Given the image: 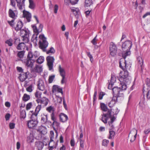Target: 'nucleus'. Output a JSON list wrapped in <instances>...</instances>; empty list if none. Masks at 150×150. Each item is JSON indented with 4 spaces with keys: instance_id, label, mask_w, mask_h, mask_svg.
<instances>
[{
    "instance_id": "1",
    "label": "nucleus",
    "mask_w": 150,
    "mask_h": 150,
    "mask_svg": "<svg viewBox=\"0 0 150 150\" xmlns=\"http://www.w3.org/2000/svg\"><path fill=\"white\" fill-rule=\"evenodd\" d=\"M120 66L122 68V71L120 73V77L118 79L121 86L119 87L114 86L113 87V101L114 100L116 102L118 97L123 96V91L126 89L127 85L129 84L131 81V78L129 75L128 71L122 67L121 63H120Z\"/></svg>"
},
{
    "instance_id": "2",
    "label": "nucleus",
    "mask_w": 150,
    "mask_h": 150,
    "mask_svg": "<svg viewBox=\"0 0 150 150\" xmlns=\"http://www.w3.org/2000/svg\"><path fill=\"white\" fill-rule=\"evenodd\" d=\"M100 107L101 110L104 112L108 111L106 114H103L102 117V120L103 122H108L109 119H110V122H112V117L111 115V112L112 109L108 108L107 105L104 103H100Z\"/></svg>"
},
{
    "instance_id": "3",
    "label": "nucleus",
    "mask_w": 150,
    "mask_h": 150,
    "mask_svg": "<svg viewBox=\"0 0 150 150\" xmlns=\"http://www.w3.org/2000/svg\"><path fill=\"white\" fill-rule=\"evenodd\" d=\"M131 52L130 50H123L122 53V56L123 59H121L119 62L120 67L122 69V68L120 66V63H121L122 67L123 68H125V70L127 71L128 69H129L130 67L129 65L127 63L126 61L125 60L126 57L130 55Z\"/></svg>"
},
{
    "instance_id": "4",
    "label": "nucleus",
    "mask_w": 150,
    "mask_h": 150,
    "mask_svg": "<svg viewBox=\"0 0 150 150\" xmlns=\"http://www.w3.org/2000/svg\"><path fill=\"white\" fill-rule=\"evenodd\" d=\"M32 28L33 30L34 34L32 35L31 41L34 43L36 44L37 40V36L39 33L41 32L42 30L43 25L41 24H40L39 27L38 29L36 25H32Z\"/></svg>"
},
{
    "instance_id": "5",
    "label": "nucleus",
    "mask_w": 150,
    "mask_h": 150,
    "mask_svg": "<svg viewBox=\"0 0 150 150\" xmlns=\"http://www.w3.org/2000/svg\"><path fill=\"white\" fill-rule=\"evenodd\" d=\"M39 38L40 39L39 42V47L43 51L45 52L46 51V48L48 45V43L46 40V38L44 35H40Z\"/></svg>"
},
{
    "instance_id": "6",
    "label": "nucleus",
    "mask_w": 150,
    "mask_h": 150,
    "mask_svg": "<svg viewBox=\"0 0 150 150\" xmlns=\"http://www.w3.org/2000/svg\"><path fill=\"white\" fill-rule=\"evenodd\" d=\"M29 31L27 29L25 28L20 30V35L22 37L23 41L25 43L29 41Z\"/></svg>"
},
{
    "instance_id": "7",
    "label": "nucleus",
    "mask_w": 150,
    "mask_h": 150,
    "mask_svg": "<svg viewBox=\"0 0 150 150\" xmlns=\"http://www.w3.org/2000/svg\"><path fill=\"white\" fill-rule=\"evenodd\" d=\"M46 60L49 70L53 71V65L54 61V58L53 57L48 56L46 58Z\"/></svg>"
},
{
    "instance_id": "8",
    "label": "nucleus",
    "mask_w": 150,
    "mask_h": 150,
    "mask_svg": "<svg viewBox=\"0 0 150 150\" xmlns=\"http://www.w3.org/2000/svg\"><path fill=\"white\" fill-rule=\"evenodd\" d=\"M42 106L41 105H38L36 107L35 112L32 114L31 116V118L33 122H38L37 120V116Z\"/></svg>"
},
{
    "instance_id": "9",
    "label": "nucleus",
    "mask_w": 150,
    "mask_h": 150,
    "mask_svg": "<svg viewBox=\"0 0 150 150\" xmlns=\"http://www.w3.org/2000/svg\"><path fill=\"white\" fill-rule=\"evenodd\" d=\"M58 70L59 72L60 75L62 77L61 83L63 84L65 82V79L66 71L62 67L61 65H60L59 66Z\"/></svg>"
},
{
    "instance_id": "10",
    "label": "nucleus",
    "mask_w": 150,
    "mask_h": 150,
    "mask_svg": "<svg viewBox=\"0 0 150 150\" xmlns=\"http://www.w3.org/2000/svg\"><path fill=\"white\" fill-rule=\"evenodd\" d=\"M132 45V43L131 41H126L122 43V49L123 50H130Z\"/></svg>"
},
{
    "instance_id": "11",
    "label": "nucleus",
    "mask_w": 150,
    "mask_h": 150,
    "mask_svg": "<svg viewBox=\"0 0 150 150\" xmlns=\"http://www.w3.org/2000/svg\"><path fill=\"white\" fill-rule=\"evenodd\" d=\"M36 101L38 103H40L45 106L47 105L49 101L48 99L45 97H43L40 99H37Z\"/></svg>"
},
{
    "instance_id": "12",
    "label": "nucleus",
    "mask_w": 150,
    "mask_h": 150,
    "mask_svg": "<svg viewBox=\"0 0 150 150\" xmlns=\"http://www.w3.org/2000/svg\"><path fill=\"white\" fill-rule=\"evenodd\" d=\"M34 62L33 59H27L23 62L26 67L31 68L33 67Z\"/></svg>"
},
{
    "instance_id": "13",
    "label": "nucleus",
    "mask_w": 150,
    "mask_h": 150,
    "mask_svg": "<svg viewBox=\"0 0 150 150\" xmlns=\"http://www.w3.org/2000/svg\"><path fill=\"white\" fill-rule=\"evenodd\" d=\"M23 17L25 18L28 22H30L31 18V14L29 12L24 10L23 12Z\"/></svg>"
},
{
    "instance_id": "14",
    "label": "nucleus",
    "mask_w": 150,
    "mask_h": 150,
    "mask_svg": "<svg viewBox=\"0 0 150 150\" xmlns=\"http://www.w3.org/2000/svg\"><path fill=\"white\" fill-rule=\"evenodd\" d=\"M72 12H73L74 15L76 18H78L80 15V12L79 8L75 7H71V8Z\"/></svg>"
},
{
    "instance_id": "15",
    "label": "nucleus",
    "mask_w": 150,
    "mask_h": 150,
    "mask_svg": "<svg viewBox=\"0 0 150 150\" xmlns=\"http://www.w3.org/2000/svg\"><path fill=\"white\" fill-rule=\"evenodd\" d=\"M16 11H13L12 9H10L8 11L9 16L14 19H15L17 17V14H16Z\"/></svg>"
},
{
    "instance_id": "16",
    "label": "nucleus",
    "mask_w": 150,
    "mask_h": 150,
    "mask_svg": "<svg viewBox=\"0 0 150 150\" xmlns=\"http://www.w3.org/2000/svg\"><path fill=\"white\" fill-rule=\"evenodd\" d=\"M60 120L61 122H65L68 119L67 116L64 113H61L59 115Z\"/></svg>"
},
{
    "instance_id": "17",
    "label": "nucleus",
    "mask_w": 150,
    "mask_h": 150,
    "mask_svg": "<svg viewBox=\"0 0 150 150\" xmlns=\"http://www.w3.org/2000/svg\"><path fill=\"white\" fill-rule=\"evenodd\" d=\"M23 42L20 43L17 46V49L18 50H24L25 49L26 47H27L28 45H27L26 44L28 43H25L24 41Z\"/></svg>"
},
{
    "instance_id": "18",
    "label": "nucleus",
    "mask_w": 150,
    "mask_h": 150,
    "mask_svg": "<svg viewBox=\"0 0 150 150\" xmlns=\"http://www.w3.org/2000/svg\"><path fill=\"white\" fill-rule=\"evenodd\" d=\"M38 86V88L39 90L43 91L45 89L44 83L42 80H40L39 81Z\"/></svg>"
},
{
    "instance_id": "19",
    "label": "nucleus",
    "mask_w": 150,
    "mask_h": 150,
    "mask_svg": "<svg viewBox=\"0 0 150 150\" xmlns=\"http://www.w3.org/2000/svg\"><path fill=\"white\" fill-rule=\"evenodd\" d=\"M35 146L38 150H41L44 146V144L42 142L38 141L36 142Z\"/></svg>"
},
{
    "instance_id": "20",
    "label": "nucleus",
    "mask_w": 150,
    "mask_h": 150,
    "mask_svg": "<svg viewBox=\"0 0 150 150\" xmlns=\"http://www.w3.org/2000/svg\"><path fill=\"white\" fill-rule=\"evenodd\" d=\"M23 26V23L22 21H18L16 25V26L15 28V30L16 31H18L21 30V28Z\"/></svg>"
},
{
    "instance_id": "21",
    "label": "nucleus",
    "mask_w": 150,
    "mask_h": 150,
    "mask_svg": "<svg viewBox=\"0 0 150 150\" xmlns=\"http://www.w3.org/2000/svg\"><path fill=\"white\" fill-rule=\"evenodd\" d=\"M28 72H26L21 74L19 76L20 80L22 82L24 81L28 78Z\"/></svg>"
},
{
    "instance_id": "22",
    "label": "nucleus",
    "mask_w": 150,
    "mask_h": 150,
    "mask_svg": "<svg viewBox=\"0 0 150 150\" xmlns=\"http://www.w3.org/2000/svg\"><path fill=\"white\" fill-rule=\"evenodd\" d=\"M40 133L43 134H46L47 132V130L45 127L41 126L39 129Z\"/></svg>"
},
{
    "instance_id": "23",
    "label": "nucleus",
    "mask_w": 150,
    "mask_h": 150,
    "mask_svg": "<svg viewBox=\"0 0 150 150\" xmlns=\"http://www.w3.org/2000/svg\"><path fill=\"white\" fill-rule=\"evenodd\" d=\"M112 74H111V79L110 80H108V88L109 89L112 90Z\"/></svg>"
},
{
    "instance_id": "24",
    "label": "nucleus",
    "mask_w": 150,
    "mask_h": 150,
    "mask_svg": "<svg viewBox=\"0 0 150 150\" xmlns=\"http://www.w3.org/2000/svg\"><path fill=\"white\" fill-rule=\"evenodd\" d=\"M42 67L40 65H37L34 68V71L35 72L40 73L42 71Z\"/></svg>"
},
{
    "instance_id": "25",
    "label": "nucleus",
    "mask_w": 150,
    "mask_h": 150,
    "mask_svg": "<svg viewBox=\"0 0 150 150\" xmlns=\"http://www.w3.org/2000/svg\"><path fill=\"white\" fill-rule=\"evenodd\" d=\"M49 146L52 148H56L57 147V144L53 140H50L49 143Z\"/></svg>"
},
{
    "instance_id": "26",
    "label": "nucleus",
    "mask_w": 150,
    "mask_h": 150,
    "mask_svg": "<svg viewBox=\"0 0 150 150\" xmlns=\"http://www.w3.org/2000/svg\"><path fill=\"white\" fill-rule=\"evenodd\" d=\"M27 125L28 128L30 129L34 128L37 125V124L34 122H27Z\"/></svg>"
},
{
    "instance_id": "27",
    "label": "nucleus",
    "mask_w": 150,
    "mask_h": 150,
    "mask_svg": "<svg viewBox=\"0 0 150 150\" xmlns=\"http://www.w3.org/2000/svg\"><path fill=\"white\" fill-rule=\"evenodd\" d=\"M120 50H118L117 45L113 43V54L116 55L120 52Z\"/></svg>"
},
{
    "instance_id": "28",
    "label": "nucleus",
    "mask_w": 150,
    "mask_h": 150,
    "mask_svg": "<svg viewBox=\"0 0 150 150\" xmlns=\"http://www.w3.org/2000/svg\"><path fill=\"white\" fill-rule=\"evenodd\" d=\"M137 130L135 129H132L130 132L129 136H136L137 134Z\"/></svg>"
},
{
    "instance_id": "29",
    "label": "nucleus",
    "mask_w": 150,
    "mask_h": 150,
    "mask_svg": "<svg viewBox=\"0 0 150 150\" xmlns=\"http://www.w3.org/2000/svg\"><path fill=\"white\" fill-rule=\"evenodd\" d=\"M137 59L139 66L140 67H142L143 64V60L142 59L141 57H137Z\"/></svg>"
},
{
    "instance_id": "30",
    "label": "nucleus",
    "mask_w": 150,
    "mask_h": 150,
    "mask_svg": "<svg viewBox=\"0 0 150 150\" xmlns=\"http://www.w3.org/2000/svg\"><path fill=\"white\" fill-rule=\"evenodd\" d=\"M44 61V57L42 56H40L37 60V62L39 64L42 63Z\"/></svg>"
},
{
    "instance_id": "31",
    "label": "nucleus",
    "mask_w": 150,
    "mask_h": 150,
    "mask_svg": "<svg viewBox=\"0 0 150 150\" xmlns=\"http://www.w3.org/2000/svg\"><path fill=\"white\" fill-rule=\"evenodd\" d=\"M42 94V93L41 92L37 91L35 93V96L37 98V99H40Z\"/></svg>"
},
{
    "instance_id": "32",
    "label": "nucleus",
    "mask_w": 150,
    "mask_h": 150,
    "mask_svg": "<svg viewBox=\"0 0 150 150\" xmlns=\"http://www.w3.org/2000/svg\"><path fill=\"white\" fill-rule=\"evenodd\" d=\"M92 4V0H85V6L89 7Z\"/></svg>"
},
{
    "instance_id": "33",
    "label": "nucleus",
    "mask_w": 150,
    "mask_h": 150,
    "mask_svg": "<svg viewBox=\"0 0 150 150\" xmlns=\"http://www.w3.org/2000/svg\"><path fill=\"white\" fill-rule=\"evenodd\" d=\"M51 119L53 121V122H57V117L56 114H55L54 112H52L51 114Z\"/></svg>"
},
{
    "instance_id": "34",
    "label": "nucleus",
    "mask_w": 150,
    "mask_h": 150,
    "mask_svg": "<svg viewBox=\"0 0 150 150\" xmlns=\"http://www.w3.org/2000/svg\"><path fill=\"white\" fill-rule=\"evenodd\" d=\"M139 105L142 108H143L145 107L146 105V103L144 100H142L140 101Z\"/></svg>"
},
{
    "instance_id": "35",
    "label": "nucleus",
    "mask_w": 150,
    "mask_h": 150,
    "mask_svg": "<svg viewBox=\"0 0 150 150\" xmlns=\"http://www.w3.org/2000/svg\"><path fill=\"white\" fill-rule=\"evenodd\" d=\"M25 51L24 50L19 52L17 54V56L21 58H23L24 55Z\"/></svg>"
},
{
    "instance_id": "36",
    "label": "nucleus",
    "mask_w": 150,
    "mask_h": 150,
    "mask_svg": "<svg viewBox=\"0 0 150 150\" xmlns=\"http://www.w3.org/2000/svg\"><path fill=\"white\" fill-rule=\"evenodd\" d=\"M13 40L11 38H10L9 39L6 40L5 42V43L9 46H11L13 45Z\"/></svg>"
},
{
    "instance_id": "37",
    "label": "nucleus",
    "mask_w": 150,
    "mask_h": 150,
    "mask_svg": "<svg viewBox=\"0 0 150 150\" xmlns=\"http://www.w3.org/2000/svg\"><path fill=\"white\" fill-rule=\"evenodd\" d=\"M30 99V96L29 95L26 94H24L23 97V101H26Z\"/></svg>"
},
{
    "instance_id": "38",
    "label": "nucleus",
    "mask_w": 150,
    "mask_h": 150,
    "mask_svg": "<svg viewBox=\"0 0 150 150\" xmlns=\"http://www.w3.org/2000/svg\"><path fill=\"white\" fill-rule=\"evenodd\" d=\"M26 116V114L25 111L22 110L21 112L20 117L21 119H24Z\"/></svg>"
},
{
    "instance_id": "39",
    "label": "nucleus",
    "mask_w": 150,
    "mask_h": 150,
    "mask_svg": "<svg viewBox=\"0 0 150 150\" xmlns=\"http://www.w3.org/2000/svg\"><path fill=\"white\" fill-rule=\"evenodd\" d=\"M55 52V50L53 47H50L48 50L46 51V53L47 54L50 53L54 54Z\"/></svg>"
},
{
    "instance_id": "40",
    "label": "nucleus",
    "mask_w": 150,
    "mask_h": 150,
    "mask_svg": "<svg viewBox=\"0 0 150 150\" xmlns=\"http://www.w3.org/2000/svg\"><path fill=\"white\" fill-rule=\"evenodd\" d=\"M86 54L88 56L89 58L90 61L91 63H93V59L92 55L91 54L90 52H86Z\"/></svg>"
},
{
    "instance_id": "41",
    "label": "nucleus",
    "mask_w": 150,
    "mask_h": 150,
    "mask_svg": "<svg viewBox=\"0 0 150 150\" xmlns=\"http://www.w3.org/2000/svg\"><path fill=\"white\" fill-rule=\"evenodd\" d=\"M46 110L49 112H54V108L52 106L47 107L46 108Z\"/></svg>"
},
{
    "instance_id": "42",
    "label": "nucleus",
    "mask_w": 150,
    "mask_h": 150,
    "mask_svg": "<svg viewBox=\"0 0 150 150\" xmlns=\"http://www.w3.org/2000/svg\"><path fill=\"white\" fill-rule=\"evenodd\" d=\"M33 58V54L32 52L30 51L28 52L27 59H32Z\"/></svg>"
},
{
    "instance_id": "43",
    "label": "nucleus",
    "mask_w": 150,
    "mask_h": 150,
    "mask_svg": "<svg viewBox=\"0 0 150 150\" xmlns=\"http://www.w3.org/2000/svg\"><path fill=\"white\" fill-rule=\"evenodd\" d=\"M55 77V76L54 75L50 76H49L48 79L49 83H51L53 82Z\"/></svg>"
},
{
    "instance_id": "44",
    "label": "nucleus",
    "mask_w": 150,
    "mask_h": 150,
    "mask_svg": "<svg viewBox=\"0 0 150 150\" xmlns=\"http://www.w3.org/2000/svg\"><path fill=\"white\" fill-rule=\"evenodd\" d=\"M29 0V8L31 9H33L34 7L33 1L32 0Z\"/></svg>"
},
{
    "instance_id": "45",
    "label": "nucleus",
    "mask_w": 150,
    "mask_h": 150,
    "mask_svg": "<svg viewBox=\"0 0 150 150\" xmlns=\"http://www.w3.org/2000/svg\"><path fill=\"white\" fill-rule=\"evenodd\" d=\"M17 5L19 9L21 10L23 9V7H24V4L23 3H21L17 4Z\"/></svg>"
},
{
    "instance_id": "46",
    "label": "nucleus",
    "mask_w": 150,
    "mask_h": 150,
    "mask_svg": "<svg viewBox=\"0 0 150 150\" xmlns=\"http://www.w3.org/2000/svg\"><path fill=\"white\" fill-rule=\"evenodd\" d=\"M109 142V141L108 140L106 139H103V140L102 144L103 146H107Z\"/></svg>"
},
{
    "instance_id": "47",
    "label": "nucleus",
    "mask_w": 150,
    "mask_h": 150,
    "mask_svg": "<svg viewBox=\"0 0 150 150\" xmlns=\"http://www.w3.org/2000/svg\"><path fill=\"white\" fill-rule=\"evenodd\" d=\"M59 86L57 85H54L53 86L52 91L53 93H54L56 91H57L58 88Z\"/></svg>"
},
{
    "instance_id": "48",
    "label": "nucleus",
    "mask_w": 150,
    "mask_h": 150,
    "mask_svg": "<svg viewBox=\"0 0 150 150\" xmlns=\"http://www.w3.org/2000/svg\"><path fill=\"white\" fill-rule=\"evenodd\" d=\"M54 133L53 131H51L50 132V140H53L54 138Z\"/></svg>"
},
{
    "instance_id": "49",
    "label": "nucleus",
    "mask_w": 150,
    "mask_h": 150,
    "mask_svg": "<svg viewBox=\"0 0 150 150\" xmlns=\"http://www.w3.org/2000/svg\"><path fill=\"white\" fill-rule=\"evenodd\" d=\"M109 50L110 51V55L112 56V42L110 43Z\"/></svg>"
},
{
    "instance_id": "50",
    "label": "nucleus",
    "mask_w": 150,
    "mask_h": 150,
    "mask_svg": "<svg viewBox=\"0 0 150 150\" xmlns=\"http://www.w3.org/2000/svg\"><path fill=\"white\" fill-rule=\"evenodd\" d=\"M47 115H44L41 118V120L43 122H47Z\"/></svg>"
},
{
    "instance_id": "51",
    "label": "nucleus",
    "mask_w": 150,
    "mask_h": 150,
    "mask_svg": "<svg viewBox=\"0 0 150 150\" xmlns=\"http://www.w3.org/2000/svg\"><path fill=\"white\" fill-rule=\"evenodd\" d=\"M59 8V7L57 5L55 4L54 8V13L56 14L57 12V11Z\"/></svg>"
},
{
    "instance_id": "52",
    "label": "nucleus",
    "mask_w": 150,
    "mask_h": 150,
    "mask_svg": "<svg viewBox=\"0 0 150 150\" xmlns=\"http://www.w3.org/2000/svg\"><path fill=\"white\" fill-rule=\"evenodd\" d=\"M97 36L94 37L93 40L91 41V42L93 45H95L97 44Z\"/></svg>"
},
{
    "instance_id": "53",
    "label": "nucleus",
    "mask_w": 150,
    "mask_h": 150,
    "mask_svg": "<svg viewBox=\"0 0 150 150\" xmlns=\"http://www.w3.org/2000/svg\"><path fill=\"white\" fill-rule=\"evenodd\" d=\"M26 90L27 91L31 92L33 91L32 89V85H30L28 87L26 88Z\"/></svg>"
},
{
    "instance_id": "54",
    "label": "nucleus",
    "mask_w": 150,
    "mask_h": 150,
    "mask_svg": "<svg viewBox=\"0 0 150 150\" xmlns=\"http://www.w3.org/2000/svg\"><path fill=\"white\" fill-rule=\"evenodd\" d=\"M80 148H81L82 149H83L84 148V141L82 140L81 139H80Z\"/></svg>"
},
{
    "instance_id": "55",
    "label": "nucleus",
    "mask_w": 150,
    "mask_h": 150,
    "mask_svg": "<svg viewBox=\"0 0 150 150\" xmlns=\"http://www.w3.org/2000/svg\"><path fill=\"white\" fill-rule=\"evenodd\" d=\"M105 95V93L101 92L99 94V99L101 100L103 99V97Z\"/></svg>"
},
{
    "instance_id": "56",
    "label": "nucleus",
    "mask_w": 150,
    "mask_h": 150,
    "mask_svg": "<svg viewBox=\"0 0 150 150\" xmlns=\"http://www.w3.org/2000/svg\"><path fill=\"white\" fill-rule=\"evenodd\" d=\"M32 103H28L26 105V108L27 110H29L32 107Z\"/></svg>"
},
{
    "instance_id": "57",
    "label": "nucleus",
    "mask_w": 150,
    "mask_h": 150,
    "mask_svg": "<svg viewBox=\"0 0 150 150\" xmlns=\"http://www.w3.org/2000/svg\"><path fill=\"white\" fill-rule=\"evenodd\" d=\"M14 20H12L11 21H8V23L12 27H13L14 25Z\"/></svg>"
},
{
    "instance_id": "58",
    "label": "nucleus",
    "mask_w": 150,
    "mask_h": 150,
    "mask_svg": "<svg viewBox=\"0 0 150 150\" xmlns=\"http://www.w3.org/2000/svg\"><path fill=\"white\" fill-rule=\"evenodd\" d=\"M79 0H70L71 4L72 5H74L76 4L78 1Z\"/></svg>"
},
{
    "instance_id": "59",
    "label": "nucleus",
    "mask_w": 150,
    "mask_h": 150,
    "mask_svg": "<svg viewBox=\"0 0 150 150\" xmlns=\"http://www.w3.org/2000/svg\"><path fill=\"white\" fill-rule=\"evenodd\" d=\"M9 127L11 129H13L15 127V124L13 122H10L9 125Z\"/></svg>"
},
{
    "instance_id": "60",
    "label": "nucleus",
    "mask_w": 150,
    "mask_h": 150,
    "mask_svg": "<svg viewBox=\"0 0 150 150\" xmlns=\"http://www.w3.org/2000/svg\"><path fill=\"white\" fill-rule=\"evenodd\" d=\"M146 96L147 99H150V89L148 90V91L146 93Z\"/></svg>"
},
{
    "instance_id": "61",
    "label": "nucleus",
    "mask_w": 150,
    "mask_h": 150,
    "mask_svg": "<svg viewBox=\"0 0 150 150\" xmlns=\"http://www.w3.org/2000/svg\"><path fill=\"white\" fill-rule=\"evenodd\" d=\"M11 4L14 8L16 7V3L14 0H10Z\"/></svg>"
},
{
    "instance_id": "62",
    "label": "nucleus",
    "mask_w": 150,
    "mask_h": 150,
    "mask_svg": "<svg viewBox=\"0 0 150 150\" xmlns=\"http://www.w3.org/2000/svg\"><path fill=\"white\" fill-rule=\"evenodd\" d=\"M11 116L10 114L9 113H7L5 115V118L6 121H8L9 119Z\"/></svg>"
},
{
    "instance_id": "63",
    "label": "nucleus",
    "mask_w": 150,
    "mask_h": 150,
    "mask_svg": "<svg viewBox=\"0 0 150 150\" xmlns=\"http://www.w3.org/2000/svg\"><path fill=\"white\" fill-rule=\"evenodd\" d=\"M70 145L71 146H74L75 145V141L74 139H72L70 141Z\"/></svg>"
},
{
    "instance_id": "64",
    "label": "nucleus",
    "mask_w": 150,
    "mask_h": 150,
    "mask_svg": "<svg viewBox=\"0 0 150 150\" xmlns=\"http://www.w3.org/2000/svg\"><path fill=\"white\" fill-rule=\"evenodd\" d=\"M38 53L37 51H35L33 54V58L34 59H35L38 56Z\"/></svg>"
}]
</instances>
